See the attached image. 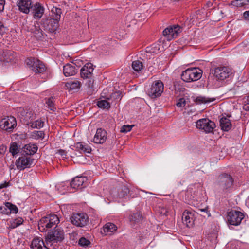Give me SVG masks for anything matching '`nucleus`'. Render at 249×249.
<instances>
[{
  "instance_id": "nucleus-35",
  "label": "nucleus",
  "mask_w": 249,
  "mask_h": 249,
  "mask_svg": "<svg viewBox=\"0 0 249 249\" xmlns=\"http://www.w3.org/2000/svg\"><path fill=\"white\" fill-rule=\"evenodd\" d=\"M142 220V215L140 213H133L130 216V220L134 223H138Z\"/></svg>"
},
{
  "instance_id": "nucleus-27",
  "label": "nucleus",
  "mask_w": 249,
  "mask_h": 249,
  "mask_svg": "<svg viewBox=\"0 0 249 249\" xmlns=\"http://www.w3.org/2000/svg\"><path fill=\"white\" fill-rule=\"evenodd\" d=\"M117 230V227L112 223H106L103 228V231H101L102 233L105 235L111 234Z\"/></svg>"
},
{
  "instance_id": "nucleus-39",
  "label": "nucleus",
  "mask_w": 249,
  "mask_h": 249,
  "mask_svg": "<svg viewBox=\"0 0 249 249\" xmlns=\"http://www.w3.org/2000/svg\"><path fill=\"white\" fill-rule=\"evenodd\" d=\"M46 104L47 105V107L51 111H55L56 110V107H54V105L53 102V98H49L47 99Z\"/></svg>"
},
{
  "instance_id": "nucleus-29",
  "label": "nucleus",
  "mask_w": 249,
  "mask_h": 249,
  "mask_svg": "<svg viewBox=\"0 0 249 249\" xmlns=\"http://www.w3.org/2000/svg\"><path fill=\"white\" fill-rule=\"evenodd\" d=\"M220 126L222 130L228 131L231 129L232 124L229 118L222 117L220 120Z\"/></svg>"
},
{
  "instance_id": "nucleus-46",
  "label": "nucleus",
  "mask_w": 249,
  "mask_h": 249,
  "mask_svg": "<svg viewBox=\"0 0 249 249\" xmlns=\"http://www.w3.org/2000/svg\"><path fill=\"white\" fill-rule=\"evenodd\" d=\"M186 105L185 99L183 98H180L176 104L177 107H184Z\"/></svg>"
},
{
  "instance_id": "nucleus-3",
  "label": "nucleus",
  "mask_w": 249,
  "mask_h": 249,
  "mask_svg": "<svg viewBox=\"0 0 249 249\" xmlns=\"http://www.w3.org/2000/svg\"><path fill=\"white\" fill-rule=\"evenodd\" d=\"M202 71L198 68L188 69L183 71L181 78L186 82L197 81L202 76Z\"/></svg>"
},
{
  "instance_id": "nucleus-7",
  "label": "nucleus",
  "mask_w": 249,
  "mask_h": 249,
  "mask_svg": "<svg viewBox=\"0 0 249 249\" xmlns=\"http://www.w3.org/2000/svg\"><path fill=\"white\" fill-rule=\"evenodd\" d=\"M71 223L78 227H83L89 223V217L86 213H73L70 218Z\"/></svg>"
},
{
  "instance_id": "nucleus-50",
  "label": "nucleus",
  "mask_w": 249,
  "mask_h": 249,
  "mask_svg": "<svg viewBox=\"0 0 249 249\" xmlns=\"http://www.w3.org/2000/svg\"><path fill=\"white\" fill-rule=\"evenodd\" d=\"M58 153L60 154L63 158H66L67 154L66 152L62 149L59 150Z\"/></svg>"
},
{
  "instance_id": "nucleus-55",
  "label": "nucleus",
  "mask_w": 249,
  "mask_h": 249,
  "mask_svg": "<svg viewBox=\"0 0 249 249\" xmlns=\"http://www.w3.org/2000/svg\"><path fill=\"white\" fill-rule=\"evenodd\" d=\"M240 1L243 3L244 6L248 4L249 3V0H240Z\"/></svg>"
},
{
  "instance_id": "nucleus-41",
  "label": "nucleus",
  "mask_w": 249,
  "mask_h": 249,
  "mask_svg": "<svg viewBox=\"0 0 249 249\" xmlns=\"http://www.w3.org/2000/svg\"><path fill=\"white\" fill-rule=\"evenodd\" d=\"M35 119V115L32 111H30L26 113L24 119L28 122L27 124H29Z\"/></svg>"
},
{
  "instance_id": "nucleus-43",
  "label": "nucleus",
  "mask_w": 249,
  "mask_h": 249,
  "mask_svg": "<svg viewBox=\"0 0 249 249\" xmlns=\"http://www.w3.org/2000/svg\"><path fill=\"white\" fill-rule=\"evenodd\" d=\"M10 152L11 153L13 156L15 155L18 153V145L16 142H14L11 144L10 147Z\"/></svg>"
},
{
  "instance_id": "nucleus-32",
  "label": "nucleus",
  "mask_w": 249,
  "mask_h": 249,
  "mask_svg": "<svg viewBox=\"0 0 249 249\" xmlns=\"http://www.w3.org/2000/svg\"><path fill=\"white\" fill-rule=\"evenodd\" d=\"M214 99L206 97L198 96L195 99V102L196 104H200L202 103H210L213 101Z\"/></svg>"
},
{
  "instance_id": "nucleus-54",
  "label": "nucleus",
  "mask_w": 249,
  "mask_h": 249,
  "mask_svg": "<svg viewBox=\"0 0 249 249\" xmlns=\"http://www.w3.org/2000/svg\"><path fill=\"white\" fill-rule=\"evenodd\" d=\"M244 18L246 20H249V11H245L243 14Z\"/></svg>"
},
{
  "instance_id": "nucleus-1",
  "label": "nucleus",
  "mask_w": 249,
  "mask_h": 249,
  "mask_svg": "<svg viewBox=\"0 0 249 249\" xmlns=\"http://www.w3.org/2000/svg\"><path fill=\"white\" fill-rule=\"evenodd\" d=\"M233 179L228 174L223 173L218 176L215 182V187L219 192L227 193L232 186Z\"/></svg>"
},
{
  "instance_id": "nucleus-47",
  "label": "nucleus",
  "mask_w": 249,
  "mask_h": 249,
  "mask_svg": "<svg viewBox=\"0 0 249 249\" xmlns=\"http://www.w3.org/2000/svg\"><path fill=\"white\" fill-rule=\"evenodd\" d=\"M94 80L92 79H89L86 83L88 88L91 89L93 87Z\"/></svg>"
},
{
  "instance_id": "nucleus-19",
  "label": "nucleus",
  "mask_w": 249,
  "mask_h": 249,
  "mask_svg": "<svg viewBox=\"0 0 249 249\" xmlns=\"http://www.w3.org/2000/svg\"><path fill=\"white\" fill-rule=\"evenodd\" d=\"M194 214L193 213L189 210H185L182 216V222L186 225L187 227H191L194 225Z\"/></svg>"
},
{
  "instance_id": "nucleus-8",
  "label": "nucleus",
  "mask_w": 249,
  "mask_h": 249,
  "mask_svg": "<svg viewBox=\"0 0 249 249\" xmlns=\"http://www.w3.org/2000/svg\"><path fill=\"white\" fill-rule=\"evenodd\" d=\"M244 218L243 213L240 211L231 210L227 213L228 223L231 225L238 226L240 225Z\"/></svg>"
},
{
  "instance_id": "nucleus-58",
  "label": "nucleus",
  "mask_w": 249,
  "mask_h": 249,
  "mask_svg": "<svg viewBox=\"0 0 249 249\" xmlns=\"http://www.w3.org/2000/svg\"><path fill=\"white\" fill-rule=\"evenodd\" d=\"M199 211L201 212H204L206 213H207V210L206 209H200Z\"/></svg>"
},
{
  "instance_id": "nucleus-10",
  "label": "nucleus",
  "mask_w": 249,
  "mask_h": 249,
  "mask_svg": "<svg viewBox=\"0 0 249 249\" xmlns=\"http://www.w3.org/2000/svg\"><path fill=\"white\" fill-rule=\"evenodd\" d=\"M41 25L44 30L50 33L54 32L59 26V21L57 19L47 17L43 18L41 21Z\"/></svg>"
},
{
  "instance_id": "nucleus-23",
  "label": "nucleus",
  "mask_w": 249,
  "mask_h": 249,
  "mask_svg": "<svg viewBox=\"0 0 249 249\" xmlns=\"http://www.w3.org/2000/svg\"><path fill=\"white\" fill-rule=\"evenodd\" d=\"M77 69L75 64L68 63L63 67V73L65 76H72L76 73Z\"/></svg>"
},
{
  "instance_id": "nucleus-45",
  "label": "nucleus",
  "mask_w": 249,
  "mask_h": 249,
  "mask_svg": "<svg viewBox=\"0 0 249 249\" xmlns=\"http://www.w3.org/2000/svg\"><path fill=\"white\" fill-rule=\"evenodd\" d=\"M23 222V220L22 218H18L17 219H15L13 223L12 224V227L13 228H15L19 225H20L22 222Z\"/></svg>"
},
{
  "instance_id": "nucleus-22",
  "label": "nucleus",
  "mask_w": 249,
  "mask_h": 249,
  "mask_svg": "<svg viewBox=\"0 0 249 249\" xmlns=\"http://www.w3.org/2000/svg\"><path fill=\"white\" fill-rule=\"evenodd\" d=\"M87 179L84 177H76L71 182V186L75 189H80L84 187V184Z\"/></svg>"
},
{
  "instance_id": "nucleus-16",
  "label": "nucleus",
  "mask_w": 249,
  "mask_h": 249,
  "mask_svg": "<svg viewBox=\"0 0 249 249\" xmlns=\"http://www.w3.org/2000/svg\"><path fill=\"white\" fill-rule=\"evenodd\" d=\"M197 188L195 185L192 184L189 186L185 192V201L186 203L188 204L191 203V201L197 196Z\"/></svg>"
},
{
  "instance_id": "nucleus-12",
  "label": "nucleus",
  "mask_w": 249,
  "mask_h": 249,
  "mask_svg": "<svg viewBox=\"0 0 249 249\" xmlns=\"http://www.w3.org/2000/svg\"><path fill=\"white\" fill-rule=\"evenodd\" d=\"M182 28L178 25H174L167 27L163 31V35L166 38L167 40L176 38L179 33L182 32Z\"/></svg>"
},
{
  "instance_id": "nucleus-14",
  "label": "nucleus",
  "mask_w": 249,
  "mask_h": 249,
  "mask_svg": "<svg viewBox=\"0 0 249 249\" xmlns=\"http://www.w3.org/2000/svg\"><path fill=\"white\" fill-rule=\"evenodd\" d=\"M27 65L36 73H42L46 70V68L42 62L34 58L29 59L27 62Z\"/></svg>"
},
{
  "instance_id": "nucleus-18",
  "label": "nucleus",
  "mask_w": 249,
  "mask_h": 249,
  "mask_svg": "<svg viewBox=\"0 0 249 249\" xmlns=\"http://www.w3.org/2000/svg\"><path fill=\"white\" fill-rule=\"evenodd\" d=\"M107 138V133L104 129L99 128L96 130V133L93 138V142L98 144L104 143Z\"/></svg>"
},
{
  "instance_id": "nucleus-30",
  "label": "nucleus",
  "mask_w": 249,
  "mask_h": 249,
  "mask_svg": "<svg viewBox=\"0 0 249 249\" xmlns=\"http://www.w3.org/2000/svg\"><path fill=\"white\" fill-rule=\"evenodd\" d=\"M24 148L27 150V153L26 155H29L31 156V155H34L36 152L38 147L35 144L30 143L25 145Z\"/></svg>"
},
{
  "instance_id": "nucleus-17",
  "label": "nucleus",
  "mask_w": 249,
  "mask_h": 249,
  "mask_svg": "<svg viewBox=\"0 0 249 249\" xmlns=\"http://www.w3.org/2000/svg\"><path fill=\"white\" fill-rule=\"evenodd\" d=\"M27 30L33 33L37 39L40 40L43 37V31L40 29L38 23L36 24H29V26H27Z\"/></svg>"
},
{
  "instance_id": "nucleus-49",
  "label": "nucleus",
  "mask_w": 249,
  "mask_h": 249,
  "mask_svg": "<svg viewBox=\"0 0 249 249\" xmlns=\"http://www.w3.org/2000/svg\"><path fill=\"white\" fill-rule=\"evenodd\" d=\"M6 28L3 23L0 21V34L2 35L5 32Z\"/></svg>"
},
{
  "instance_id": "nucleus-26",
  "label": "nucleus",
  "mask_w": 249,
  "mask_h": 249,
  "mask_svg": "<svg viewBox=\"0 0 249 249\" xmlns=\"http://www.w3.org/2000/svg\"><path fill=\"white\" fill-rule=\"evenodd\" d=\"M0 210L1 213L4 214H8L11 212L17 213L18 212V208L17 206L9 202H6L5 206H0Z\"/></svg>"
},
{
  "instance_id": "nucleus-52",
  "label": "nucleus",
  "mask_w": 249,
  "mask_h": 249,
  "mask_svg": "<svg viewBox=\"0 0 249 249\" xmlns=\"http://www.w3.org/2000/svg\"><path fill=\"white\" fill-rule=\"evenodd\" d=\"M112 95L117 99H121L122 98L121 94L120 92H115Z\"/></svg>"
},
{
  "instance_id": "nucleus-21",
  "label": "nucleus",
  "mask_w": 249,
  "mask_h": 249,
  "mask_svg": "<svg viewBox=\"0 0 249 249\" xmlns=\"http://www.w3.org/2000/svg\"><path fill=\"white\" fill-rule=\"evenodd\" d=\"M17 5L19 10L25 14H28L31 10L32 2L29 0H18Z\"/></svg>"
},
{
  "instance_id": "nucleus-15",
  "label": "nucleus",
  "mask_w": 249,
  "mask_h": 249,
  "mask_svg": "<svg viewBox=\"0 0 249 249\" xmlns=\"http://www.w3.org/2000/svg\"><path fill=\"white\" fill-rule=\"evenodd\" d=\"M45 9L40 3L36 2L31 7V12L34 18L38 20L40 19L44 13Z\"/></svg>"
},
{
  "instance_id": "nucleus-40",
  "label": "nucleus",
  "mask_w": 249,
  "mask_h": 249,
  "mask_svg": "<svg viewBox=\"0 0 249 249\" xmlns=\"http://www.w3.org/2000/svg\"><path fill=\"white\" fill-rule=\"evenodd\" d=\"M97 106L99 107L102 108H109L110 107V103L105 100L98 101Z\"/></svg>"
},
{
  "instance_id": "nucleus-60",
  "label": "nucleus",
  "mask_w": 249,
  "mask_h": 249,
  "mask_svg": "<svg viewBox=\"0 0 249 249\" xmlns=\"http://www.w3.org/2000/svg\"><path fill=\"white\" fill-rule=\"evenodd\" d=\"M246 102H247V104H249V95L247 96Z\"/></svg>"
},
{
  "instance_id": "nucleus-34",
  "label": "nucleus",
  "mask_w": 249,
  "mask_h": 249,
  "mask_svg": "<svg viewBox=\"0 0 249 249\" xmlns=\"http://www.w3.org/2000/svg\"><path fill=\"white\" fill-rule=\"evenodd\" d=\"M51 12L53 14V16L55 18V19L59 21L61 17V14H62L61 9L56 7H53Z\"/></svg>"
},
{
  "instance_id": "nucleus-28",
  "label": "nucleus",
  "mask_w": 249,
  "mask_h": 249,
  "mask_svg": "<svg viewBox=\"0 0 249 249\" xmlns=\"http://www.w3.org/2000/svg\"><path fill=\"white\" fill-rule=\"evenodd\" d=\"M74 147L80 153H89L91 151V148L90 146L81 142L76 143Z\"/></svg>"
},
{
  "instance_id": "nucleus-51",
  "label": "nucleus",
  "mask_w": 249,
  "mask_h": 249,
  "mask_svg": "<svg viewBox=\"0 0 249 249\" xmlns=\"http://www.w3.org/2000/svg\"><path fill=\"white\" fill-rule=\"evenodd\" d=\"M5 1L4 0H0V13L4 10Z\"/></svg>"
},
{
  "instance_id": "nucleus-24",
  "label": "nucleus",
  "mask_w": 249,
  "mask_h": 249,
  "mask_svg": "<svg viewBox=\"0 0 249 249\" xmlns=\"http://www.w3.org/2000/svg\"><path fill=\"white\" fill-rule=\"evenodd\" d=\"M81 85V82L77 79L70 80L65 84V86L69 90L73 91H78L80 89Z\"/></svg>"
},
{
  "instance_id": "nucleus-59",
  "label": "nucleus",
  "mask_w": 249,
  "mask_h": 249,
  "mask_svg": "<svg viewBox=\"0 0 249 249\" xmlns=\"http://www.w3.org/2000/svg\"><path fill=\"white\" fill-rule=\"evenodd\" d=\"M5 149H6V148L4 146H2V148L1 149V150L2 151H0V153H2L4 152L5 151ZM0 150H1V149H0Z\"/></svg>"
},
{
  "instance_id": "nucleus-42",
  "label": "nucleus",
  "mask_w": 249,
  "mask_h": 249,
  "mask_svg": "<svg viewBox=\"0 0 249 249\" xmlns=\"http://www.w3.org/2000/svg\"><path fill=\"white\" fill-rule=\"evenodd\" d=\"M90 243H91L89 240L84 237L80 238L78 241V244L84 247H88L90 244Z\"/></svg>"
},
{
  "instance_id": "nucleus-20",
  "label": "nucleus",
  "mask_w": 249,
  "mask_h": 249,
  "mask_svg": "<svg viewBox=\"0 0 249 249\" xmlns=\"http://www.w3.org/2000/svg\"><path fill=\"white\" fill-rule=\"evenodd\" d=\"M94 70L93 66L91 63L86 64L81 69L80 74L83 78H90Z\"/></svg>"
},
{
  "instance_id": "nucleus-13",
  "label": "nucleus",
  "mask_w": 249,
  "mask_h": 249,
  "mask_svg": "<svg viewBox=\"0 0 249 249\" xmlns=\"http://www.w3.org/2000/svg\"><path fill=\"white\" fill-rule=\"evenodd\" d=\"M196 127L203 130L206 133L212 132L215 127L214 123L208 119L204 118L198 120L196 122Z\"/></svg>"
},
{
  "instance_id": "nucleus-44",
  "label": "nucleus",
  "mask_w": 249,
  "mask_h": 249,
  "mask_svg": "<svg viewBox=\"0 0 249 249\" xmlns=\"http://www.w3.org/2000/svg\"><path fill=\"white\" fill-rule=\"evenodd\" d=\"M133 125H123L120 129V132L121 133H127L131 130L132 127H133Z\"/></svg>"
},
{
  "instance_id": "nucleus-4",
  "label": "nucleus",
  "mask_w": 249,
  "mask_h": 249,
  "mask_svg": "<svg viewBox=\"0 0 249 249\" xmlns=\"http://www.w3.org/2000/svg\"><path fill=\"white\" fill-rule=\"evenodd\" d=\"M164 85L160 80L155 81L146 90L147 94L152 98L160 96L163 91Z\"/></svg>"
},
{
  "instance_id": "nucleus-53",
  "label": "nucleus",
  "mask_w": 249,
  "mask_h": 249,
  "mask_svg": "<svg viewBox=\"0 0 249 249\" xmlns=\"http://www.w3.org/2000/svg\"><path fill=\"white\" fill-rule=\"evenodd\" d=\"M9 185V182L5 181L3 183H1L0 184V190L2 188H6Z\"/></svg>"
},
{
  "instance_id": "nucleus-36",
  "label": "nucleus",
  "mask_w": 249,
  "mask_h": 249,
  "mask_svg": "<svg viewBox=\"0 0 249 249\" xmlns=\"http://www.w3.org/2000/svg\"><path fill=\"white\" fill-rule=\"evenodd\" d=\"M32 137L35 139H43L45 136V133L43 131H34L32 133Z\"/></svg>"
},
{
  "instance_id": "nucleus-38",
  "label": "nucleus",
  "mask_w": 249,
  "mask_h": 249,
  "mask_svg": "<svg viewBox=\"0 0 249 249\" xmlns=\"http://www.w3.org/2000/svg\"><path fill=\"white\" fill-rule=\"evenodd\" d=\"M129 192V188L125 186H122L118 192V196L120 198L125 197Z\"/></svg>"
},
{
  "instance_id": "nucleus-56",
  "label": "nucleus",
  "mask_w": 249,
  "mask_h": 249,
  "mask_svg": "<svg viewBox=\"0 0 249 249\" xmlns=\"http://www.w3.org/2000/svg\"><path fill=\"white\" fill-rule=\"evenodd\" d=\"M79 158L81 160V162L82 163H84V161L86 159V157L83 156H80Z\"/></svg>"
},
{
  "instance_id": "nucleus-31",
  "label": "nucleus",
  "mask_w": 249,
  "mask_h": 249,
  "mask_svg": "<svg viewBox=\"0 0 249 249\" xmlns=\"http://www.w3.org/2000/svg\"><path fill=\"white\" fill-rule=\"evenodd\" d=\"M27 124L30 125V126L33 128L40 129L43 127L44 122L41 119H39L34 122L32 121Z\"/></svg>"
},
{
  "instance_id": "nucleus-2",
  "label": "nucleus",
  "mask_w": 249,
  "mask_h": 249,
  "mask_svg": "<svg viewBox=\"0 0 249 249\" xmlns=\"http://www.w3.org/2000/svg\"><path fill=\"white\" fill-rule=\"evenodd\" d=\"M60 222L58 217L55 214H50L42 217L38 222V229L41 232L46 231L53 227H57Z\"/></svg>"
},
{
  "instance_id": "nucleus-48",
  "label": "nucleus",
  "mask_w": 249,
  "mask_h": 249,
  "mask_svg": "<svg viewBox=\"0 0 249 249\" xmlns=\"http://www.w3.org/2000/svg\"><path fill=\"white\" fill-rule=\"evenodd\" d=\"M232 5L236 6L237 7H242L244 6L243 3L240 1V0H236L233 1Z\"/></svg>"
},
{
  "instance_id": "nucleus-11",
  "label": "nucleus",
  "mask_w": 249,
  "mask_h": 249,
  "mask_svg": "<svg viewBox=\"0 0 249 249\" xmlns=\"http://www.w3.org/2000/svg\"><path fill=\"white\" fill-rule=\"evenodd\" d=\"M17 126V121L15 117L12 116H7L2 119L0 122V128L8 132H13L14 128Z\"/></svg>"
},
{
  "instance_id": "nucleus-9",
  "label": "nucleus",
  "mask_w": 249,
  "mask_h": 249,
  "mask_svg": "<svg viewBox=\"0 0 249 249\" xmlns=\"http://www.w3.org/2000/svg\"><path fill=\"white\" fill-rule=\"evenodd\" d=\"M232 74V69L228 66L221 65L215 68L214 71V76L220 80H224L229 78Z\"/></svg>"
},
{
  "instance_id": "nucleus-5",
  "label": "nucleus",
  "mask_w": 249,
  "mask_h": 249,
  "mask_svg": "<svg viewBox=\"0 0 249 249\" xmlns=\"http://www.w3.org/2000/svg\"><path fill=\"white\" fill-rule=\"evenodd\" d=\"M64 239V233L63 230L55 227L53 231L49 233L46 237V242L47 245H52L53 243L62 242Z\"/></svg>"
},
{
  "instance_id": "nucleus-37",
  "label": "nucleus",
  "mask_w": 249,
  "mask_h": 249,
  "mask_svg": "<svg viewBox=\"0 0 249 249\" xmlns=\"http://www.w3.org/2000/svg\"><path fill=\"white\" fill-rule=\"evenodd\" d=\"M4 61L7 62H11L14 59V56L13 55V52L10 51H6L3 52Z\"/></svg>"
},
{
  "instance_id": "nucleus-57",
  "label": "nucleus",
  "mask_w": 249,
  "mask_h": 249,
  "mask_svg": "<svg viewBox=\"0 0 249 249\" xmlns=\"http://www.w3.org/2000/svg\"><path fill=\"white\" fill-rule=\"evenodd\" d=\"M249 104L245 105L243 107V108L246 110H249Z\"/></svg>"
},
{
  "instance_id": "nucleus-33",
  "label": "nucleus",
  "mask_w": 249,
  "mask_h": 249,
  "mask_svg": "<svg viewBox=\"0 0 249 249\" xmlns=\"http://www.w3.org/2000/svg\"><path fill=\"white\" fill-rule=\"evenodd\" d=\"M132 67L133 69L137 72H139L143 68V65L141 61L136 60L133 61L132 63Z\"/></svg>"
},
{
  "instance_id": "nucleus-6",
  "label": "nucleus",
  "mask_w": 249,
  "mask_h": 249,
  "mask_svg": "<svg viewBox=\"0 0 249 249\" xmlns=\"http://www.w3.org/2000/svg\"><path fill=\"white\" fill-rule=\"evenodd\" d=\"M35 160L29 155H24L19 157L16 161L15 164L18 169L23 170L30 168L35 164Z\"/></svg>"
},
{
  "instance_id": "nucleus-25",
  "label": "nucleus",
  "mask_w": 249,
  "mask_h": 249,
  "mask_svg": "<svg viewBox=\"0 0 249 249\" xmlns=\"http://www.w3.org/2000/svg\"><path fill=\"white\" fill-rule=\"evenodd\" d=\"M30 247L33 249H49L40 237L35 238L31 242Z\"/></svg>"
}]
</instances>
